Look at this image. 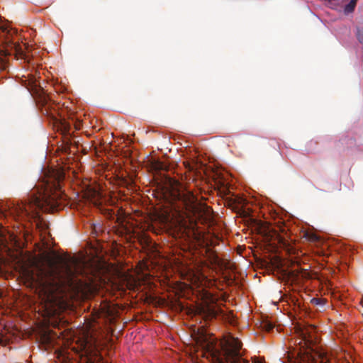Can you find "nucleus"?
Listing matches in <instances>:
<instances>
[{"mask_svg": "<svg viewBox=\"0 0 363 363\" xmlns=\"http://www.w3.org/2000/svg\"><path fill=\"white\" fill-rule=\"evenodd\" d=\"M12 48L14 49L16 55L17 56L24 59H26L28 57V54L30 51V46L28 44H19L13 43L12 45Z\"/></svg>", "mask_w": 363, "mask_h": 363, "instance_id": "6e6552de", "label": "nucleus"}, {"mask_svg": "<svg viewBox=\"0 0 363 363\" xmlns=\"http://www.w3.org/2000/svg\"><path fill=\"white\" fill-rule=\"evenodd\" d=\"M295 333L299 340L297 357L291 363H326L328 358L323 354L315 351L311 346L315 328L311 326L298 324L295 326Z\"/></svg>", "mask_w": 363, "mask_h": 363, "instance_id": "7ed1b4c3", "label": "nucleus"}, {"mask_svg": "<svg viewBox=\"0 0 363 363\" xmlns=\"http://www.w3.org/2000/svg\"><path fill=\"white\" fill-rule=\"evenodd\" d=\"M22 277L28 286L35 289L47 315H55L67 307L65 286L59 279L41 270L23 271Z\"/></svg>", "mask_w": 363, "mask_h": 363, "instance_id": "f257e3e1", "label": "nucleus"}, {"mask_svg": "<svg viewBox=\"0 0 363 363\" xmlns=\"http://www.w3.org/2000/svg\"><path fill=\"white\" fill-rule=\"evenodd\" d=\"M189 279L191 280V284L195 287H199L205 284L206 280L205 277L200 274L191 273L189 274Z\"/></svg>", "mask_w": 363, "mask_h": 363, "instance_id": "9d476101", "label": "nucleus"}, {"mask_svg": "<svg viewBox=\"0 0 363 363\" xmlns=\"http://www.w3.org/2000/svg\"><path fill=\"white\" fill-rule=\"evenodd\" d=\"M84 196L96 206L101 203V193L96 188L89 187L84 193Z\"/></svg>", "mask_w": 363, "mask_h": 363, "instance_id": "0eeeda50", "label": "nucleus"}, {"mask_svg": "<svg viewBox=\"0 0 363 363\" xmlns=\"http://www.w3.org/2000/svg\"><path fill=\"white\" fill-rule=\"evenodd\" d=\"M68 335V333L66 331L62 332L60 333V335L58 337L59 340L62 339L64 340L65 338V336Z\"/></svg>", "mask_w": 363, "mask_h": 363, "instance_id": "dca6fc26", "label": "nucleus"}, {"mask_svg": "<svg viewBox=\"0 0 363 363\" xmlns=\"http://www.w3.org/2000/svg\"><path fill=\"white\" fill-rule=\"evenodd\" d=\"M204 296L205 298L203 300V305L200 312L206 313L208 317L214 316L216 315V311L213 304L214 298L210 294L208 293H206Z\"/></svg>", "mask_w": 363, "mask_h": 363, "instance_id": "423d86ee", "label": "nucleus"}, {"mask_svg": "<svg viewBox=\"0 0 363 363\" xmlns=\"http://www.w3.org/2000/svg\"><path fill=\"white\" fill-rule=\"evenodd\" d=\"M308 239L311 241H315L318 240V236L315 234L308 235Z\"/></svg>", "mask_w": 363, "mask_h": 363, "instance_id": "2eb2a0df", "label": "nucleus"}, {"mask_svg": "<svg viewBox=\"0 0 363 363\" xmlns=\"http://www.w3.org/2000/svg\"><path fill=\"white\" fill-rule=\"evenodd\" d=\"M167 220H168V218H164V222H167Z\"/></svg>", "mask_w": 363, "mask_h": 363, "instance_id": "aec40b11", "label": "nucleus"}, {"mask_svg": "<svg viewBox=\"0 0 363 363\" xmlns=\"http://www.w3.org/2000/svg\"><path fill=\"white\" fill-rule=\"evenodd\" d=\"M193 337L196 347L195 352L210 359L213 363H249L242 357V344L238 338L228 337L220 342L221 351L216 347V338L207 333L203 327L194 331Z\"/></svg>", "mask_w": 363, "mask_h": 363, "instance_id": "f03ea898", "label": "nucleus"}, {"mask_svg": "<svg viewBox=\"0 0 363 363\" xmlns=\"http://www.w3.org/2000/svg\"><path fill=\"white\" fill-rule=\"evenodd\" d=\"M78 348L73 347L77 352H81L80 363H104L99 354L96 339L87 332L76 340Z\"/></svg>", "mask_w": 363, "mask_h": 363, "instance_id": "20e7f679", "label": "nucleus"}, {"mask_svg": "<svg viewBox=\"0 0 363 363\" xmlns=\"http://www.w3.org/2000/svg\"><path fill=\"white\" fill-rule=\"evenodd\" d=\"M1 23H12V22H11V21H1Z\"/></svg>", "mask_w": 363, "mask_h": 363, "instance_id": "a211bd4d", "label": "nucleus"}, {"mask_svg": "<svg viewBox=\"0 0 363 363\" xmlns=\"http://www.w3.org/2000/svg\"><path fill=\"white\" fill-rule=\"evenodd\" d=\"M252 363H264V361L259 358H255L252 360Z\"/></svg>", "mask_w": 363, "mask_h": 363, "instance_id": "f3484780", "label": "nucleus"}, {"mask_svg": "<svg viewBox=\"0 0 363 363\" xmlns=\"http://www.w3.org/2000/svg\"><path fill=\"white\" fill-rule=\"evenodd\" d=\"M313 301H314V302H315V303H317V302H318V301H317L316 299H313Z\"/></svg>", "mask_w": 363, "mask_h": 363, "instance_id": "412c9836", "label": "nucleus"}, {"mask_svg": "<svg viewBox=\"0 0 363 363\" xmlns=\"http://www.w3.org/2000/svg\"><path fill=\"white\" fill-rule=\"evenodd\" d=\"M179 200H181L185 206L189 213H192L194 217L193 219H209L211 214V209L204 203L199 202L194 195L190 191L186 193H178L174 196Z\"/></svg>", "mask_w": 363, "mask_h": 363, "instance_id": "39448f33", "label": "nucleus"}, {"mask_svg": "<svg viewBox=\"0 0 363 363\" xmlns=\"http://www.w3.org/2000/svg\"><path fill=\"white\" fill-rule=\"evenodd\" d=\"M14 32L15 31L12 28H10L8 26V24H4L3 26H0V35L6 36L9 41H10V36H12Z\"/></svg>", "mask_w": 363, "mask_h": 363, "instance_id": "f8f14e48", "label": "nucleus"}, {"mask_svg": "<svg viewBox=\"0 0 363 363\" xmlns=\"http://www.w3.org/2000/svg\"><path fill=\"white\" fill-rule=\"evenodd\" d=\"M263 328L267 331H269L273 328V325L269 323H265L262 325Z\"/></svg>", "mask_w": 363, "mask_h": 363, "instance_id": "4468645a", "label": "nucleus"}, {"mask_svg": "<svg viewBox=\"0 0 363 363\" xmlns=\"http://www.w3.org/2000/svg\"><path fill=\"white\" fill-rule=\"evenodd\" d=\"M356 3L357 0H350V2L347 3L344 8L345 13L349 14L352 12L355 8Z\"/></svg>", "mask_w": 363, "mask_h": 363, "instance_id": "ddd939ff", "label": "nucleus"}, {"mask_svg": "<svg viewBox=\"0 0 363 363\" xmlns=\"http://www.w3.org/2000/svg\"><path fill=\"white\" fill-rule=\"evenodd\" d=\"M157 169H162V166L160 164H158L157 167H156Z\"/></svg>", "mask_w": 363, "mask_h": 363, "instance_id": "6ab92c4d", "label": "nucleus"}, {"mask_svg": "<svg viewBox=\"0 0 363 363\" xmlns=\"http://www.w3.org/2000/svg\"><path fill=\"white\" fill-rule=\"evenodd\" d=\"M57 336V333L52 330H45L42 335V340L45 343H51Z\"/></svg>", "mask_w": 363, "mask_h": 363, "instance_id": "9b49d317", "label": "nucleus"}, {"mask_svg": "<svg viewBox=\"0 0 363 363\" xmlns=\"http://www.w3.org/2000/svg\"><path fill=\"white\" fill-rule=\"evenodd\" d=\"M78 264L79 262L75 258H72L70 260H69L68 262L65 264V272L68 278H71V277L74 274L79 272V269H77Z\"/></svg>", "mask_w": 363, "mask_h": 363, "instance_id": "1a4fd4ad", "label": "nucleus"}]
</instances>
